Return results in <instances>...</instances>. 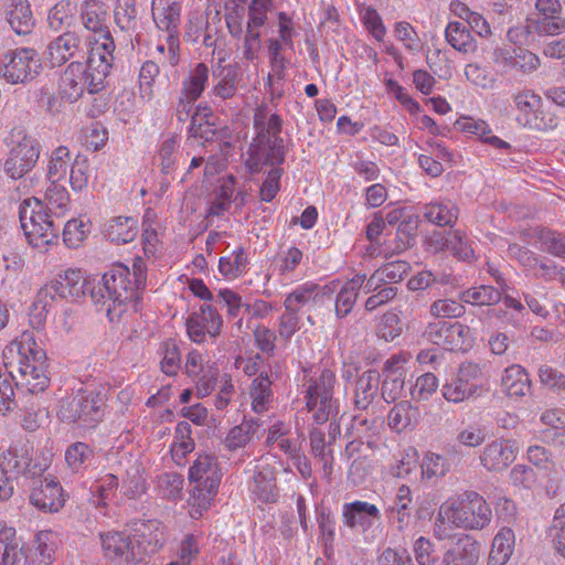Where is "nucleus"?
Returning <instances> with one entry per match:
<instances>
[{
    "mask_svg": "<svg viewBox=\"0 0 565 565\" xmlns=\"http://www.w3.org/2000/svg\"><path fill=\"white\" fill-rule=\"evenodd\" d=\"M146 281V263L141 257H136L132 270L122 264L113 265L103 275L98 290H92L90 297L96 303L108 302L106 312L109 321H119L130 308L135 312L139 310Z\"/></svg>",
    "mask_w": 565,
    "mask_h": 565,
    "instance_id": "1",
    "label": "nucleus"
},
{
    "mask_svg": "<svg viewBox=\"0 0 565 565\" xmlns=\"http://www.w3.org/2000/svg\"><path fill=\"white\" fill-rule=\"evenodd\" d=\"M282 122V118L278 114H270L265 105L255 109V137L248 147L245 162L252 173L259 172L264 166L279 167L285 162L287 149L280 136Z\"/></svg>",
    "mask_w": 565,
    "mask_h": 565,
    "instance_id": "2",
    "label": "nucleus"
},
{
    "mask_svg": "<svg viewBox=\"0 0 565 565\" xmlns=\"http://www.w3.org/2000/svg\"><path fill=\"white\" fill-rule=\"evenodd\" d=\"M492 516L487 501L477 492H465L461 499L450 507L440 508L435 521V533L439 540L451 536L452 525L467 530L486 527Z\"/></svg>",
    "mask_w": 565,
    "mask_h": 565,
    "instance_id": "3",
    "label": "nucleus"
},
{
    "mask_svg": "<svg viewBox=\"0 0 565 565\" xmlns=\"http://www.w3.org/2000/svg\"><path fill=\"white\" fill-rule=\"evenodd\" d=\"M81 21L83 26L93 33L90 52L93 67L97 72V79L105 72L107 61H115V41L108 26V7L102 0H84L81 4Z\"/></svg>",
    "mask_w": 565,
    "mask_h": 565,
    "instance_id": "4",
    "label": "nucleus"
},
{
    "mask_svg": "<svg viewBox=\"0 0 565 565\" xmlns=\"http://www.w3.org/2000/svg\"><path fill=\"white\" fill-rule=\"evenodd\" d=\"M19 218L30 245L42 248L57 241L61 224L49 213L43 203L35 199H25L19 207Z\"/></svg>",
    "mask_w": 565,
    "mask_h": 565,
    "instance_id": "5",
    "label": "nucleus"
},
{
    "mask_svg": "<svg viewBox=\"0 0 565 565\" xmlns=\"http://www.w3.org/2000/svg\"><path fill=\"white\" fill-rule=\"evenodd\" d=\"M334 383L335 374L329 369H323L318 376L309 380L306 407L315 424H339L343 419L333 398Z\"/></svg>",
    "mask_w": 565,
    "mask_h": 565,
    "instance_id": "6",
    "label": "nucleus"
},
{
    "mask_svg": "<svg viewBox=\"0 0 565 565\" xmlns=\"http://www.w3.org/2000/svg\"><path fill=\"white\" fill-rule=\"evenodd\" d=\"M106 63V70L102 72L99 79L96 76L97 72L93 70L96 64L93 65L90 52H88L86 64L81 62L70 63L60 78L58 93L61 97L70 103H75L83 96L85 89L90 94L103 90L114 61H107Z\"/></svg>",
    "mask_w": 565,
    "mask_h": 565,
    "instance_id": "7",
    "label": "nucleus"
},
{
    "mask_svg": "<svg viewBox=\"0 0 565 565\" xmlns=\"http://www.w3.org/2000/svg\"><path fill=\"white\" fill-rule=\"evenodd\" d=\"M189 478L195 483L191 491L192 505L206 510L217 493L222 478L217 459L213 455H200L189 470Z\"/></svg>",
    "mask_w": 565,
    "mask_h": 565,
    "instance_id": "8",
    "label": "nucleus"
},
{
    "mask_svg": "<svg viewBox=\"0 0 565 565\" xmlns=\"http://www.w3.org/2000/svg\"><path fill=\"white\" fill-rule=\"evenodd\" d=\"M39 141L22 128L12 130V148L4 161V172L12 179H21L36 164L40 157Z\"/></svg>",
    "mask_w": 565,
    "mask_h": 565,
    "instance_id": "9",
    "label": "nucleus"
},
{
    "mask_svg": "<svg viewBox=\"0 0 565 565\" xmlns=\"http://www.w3.org/2000/svg\"><path fill=\"white\" fill-rule=\"evenodd\" d=\"M104 407L105 401L100 392L79 391L73 397L61 402L57 418L65 424L100 422Z\"/></svg>",
    "mask_w": 565,
    "mask_h": 565,
    "instance_id": "10",
    "label": "nucleus"
},
{
    "mask_svg": "<svg viewBox=\"0 0 565 565\" xmlns=\"http://www.w3.org/2000/svg\"><path fill=\"white\" fill-rule=\"evenodd\" d=\"M40 70L36 52L32 49H20L3 55L0 74L10 84H24L34 79Z\"/></svg>",
    "mask_w": 565,
    "mask_h": 565,
    "instance_id": "11",
    "label": "nucleus"
},
{
    "mask_svg": "<svg viewBox=\"0 0 565 565\" xmlns=\"http://www.w3.org/2000/svg\"><path fill=\"white\" fill-rule=\"evenodd\" d=\"M424 334L434 344L449 351H463L471 345L470 329L460 322H431Z\"/></svg>",
    "mask_w": 565,
    "mask_h": 565,
    "instance_id": "12",
    "label": "nucleus"
},
{
    "mask_svg": "<svg viewBox=\"0 0 565 565\" xmlns=\"http://www.w3.org/2000/svg\"><path fill=\"white\" fill-rule=\"evenodd\" d=\"M412 360L409 352L402 351L391 355L382 367L381 394L385 402H395L402 396L406 379V364Z\"/></svg>",
    "mask_w": 565,
    "mask_h": 565,
    "instance_id": "13",
    "label": "nucleus"
},
{
    "mask_svg": "<svg viewBox=\"0 0 565 565\" xmlns=\"http://www.w3.org/2000/svg\"><path fill=\"white\" fill-rule=\"evenodd\" d=\"M536 17L527 19V26L540 36H555L565 33V18L562 17L559 0H536Z\"/></svg>",
    "mask_w": 565,
    "mask_h": 565,
    "instance_id": "14",
    "label": "nucleus"
},
{
    "mask_svg": "<svg viewBox=\"0 0 565 565\" xmlns=\"http://www.w3.org/2000/svg\"><path fill=\"white\" fill-rule=\"evenodd\" d=\"M134 547L138 554L139 563L146 562V558L158 552L164 544V532L162 524L157 520L141 521L135 524Z\"/></svg>",
    "mask_w": 565,
    "mask_h": 565,
    "instance_id": "15",
    "label": "nucleus"
},
{
    "mask_svg": "<svg viewBox=\"0 0 565 565\" xmlns=\"http://www.w3.org/2000/svg\"><path fill=\"white\" fill-rule=\"evenodd\" d=\"M104 554L117 564L140 565L138 552L134 547L131 534L125 532H107L100 534Z\"/></svg>",
    "mask_w": 565,
    "mask_h": 565,
    "instance_id": "16",
    "label": "nucleus"
},
{
    "mask_svg": "<svg viewBox=\"0 0 565 565\" xmlns=\"http://www.w3.org/2000/svg\"><path fill=\"white\" fill-rule=\"evenodd\" d=\"M222 318L215 307L203 303L198 312H193L186 320V331L193 342L202 343L205 334L215 338L221 332Z\"/></svg>",
    "mask_w": 565,
    "mask_h": 565,
    "instance_id": "17",
    "label": "nucleus"
},
{
    "mask_svg": "<svg viewBox=\"0 0 565 565\" xmlns=\"http://www.w3.org/2000/svg\"><path fill=\"white\" fill-rule=\"evenodd\" d=\"M86 279L81 269H67L58 274L53 280L46 284L40 291V295L55 296L60 298L77 299L86 292Z\"/></svg>",
    "mask_w": 565,
    "mask_h": 565,
    "instance_id": "18",
    "label": "nucleus"
},
{
    "mask_svg": "<svg viewBox=\"0 0 565 565\" xmlns=\"http://www.w3.org/2000/svg\"><path fill=\"white\" fill-rule=\"evenodd\" d=\"M30 502L44 512H57L64 507L65 495L58 481L45 478L34 481Z\"/></svg>",
    "mask_w": 565,
    "mask_h": 565,
    "instance_id": "19",
    "label": "nucleus"
},
{
    "mask_svg": "<svg viewBox=\"0 0 565 565\" xmlns=\"http://www.w3.org/2000/svg\"><path fill=\"white\" fill-rule=\"evenodd\" d=\"M85 44L76 31H65L47 45V56L52 66H60L71 58L83 56Z\"/></svg>",
    "mask_w": 565,
    "mask_h": 565,
    "instance_id": "20",
    "label": "nucleus"
},
{
    "mask_svg": "<svg viewBox=\"0 0 565 565\" xmlns=\"http://www.w3.org/2000/svg\"><path fill=\"white\" fill-rule=\"evenodd\" d=\"M1 14L19 35L30 34L35 25V19L28 0H3Z\"/></svg>",
    "mask_w": 565,
    "mask_h": 565,
    "instance_id": "21",
    "label": "nucleus"
},
{
    "mask_svg": "<svg viewBox=\"0 0 565 565\" xmlns=\"http://www.w3.org/2000/svg\"><path fill=\"white\" fill-rule=\"evenodd\" d=\"M332 292L331 287L328 285L320 286L312 281H307L287 295L284 307L285 310L299 312L302 307L310 302H322L324 297L330 299Z\"/></svg>",
    "mask_w": 565,
    "mask_h": 565,
    "instance_id": "22",
    "label": "nucleus"
},
{
    "mask_svg": "<svg viewBox=\"0 0 565 565\" xmlns=\"http://www.w3.org/2000/svg\"><path fill=\"white\" fill-rule=\"evenodd\" d=\"M152 17L157 28L166 32V36L178 35L181 22V3L168 0H152Z\"/></svg>",
    "mask_w": 565,
    "mask_h": 565,
    "instance_id": "23",
    "label": "nucleus"
},
{
    "mask_svg": "<svg viewBox=\"0 0 565 565\" xmlns=\"http://www.w3.org/2000/svg\"><path fill=\"white\" fill-rule=\"evenodd\" d=\"M515 459V451L508 440L488 444L480 456L481 465L489 471H502Z\"/></svg>",
    "mask_w": 565,
    "mask_h": 565,
    "instance_id": "24",
    "label": "nucleus"
},
{
    "mask_svg": "<svg viewBox=\"0 0 565 565\" xmlns=\"http://www.w3.org/2000/svg\"><path fill=\"white\" fill-rule=\"evenodd\" d=\"M46 369L47 366L31 365L30 356L23 352L22 356L19 358L18 372L20 379L15 384L26 387L32 394L43 392L50 383Z\"/></svg>",
    "mask_w": 565,
    "mask_h": 565,
    "instance_id": "25",
    "label": "nucleus"
},
{
    "mask_svg": "<svg viewBox=\"0 0 565 565\" xmlns=\"http://www.w3.org/2000/svg\"><path fill=\"white\" fill-rule=\"evenodd\" d=\"M412 502V491L407 486L403 484L398 488L393 503L385 510L386 516L396 524V529L399 532H404L411 525Z\"/></svg>",
    "mask_w": 565,
    "mask_h": 565,
    "instance_id": "26",
    "label": "nucleus"
},
{
    "mask_svg": "<svg viewBox=\"0 0 565 565\" xmlns=\"http://www.w3.org/2000/svg\"><path fill=\"white\" fill-rule=\"evenodd\" d=\"M480 545L469 539L458 541L444 554V565H477Z\"/></svg>",
    "mask_w": 565,
    "mask_h": 565,
    "instance_id": "27",
    "label": "nucleus"
},
{
    "mask_svg": "<svg viewBox=\"0 0 565 565\" xmlns=\"http://www.w3.org/2000/svg\"><path fill=\"white\" fill-rule=\"evenodd\" d=\"M381 373L374 369L364 371L356 380L355 406L365 409L377 395Z\"/></svg>",
    "mask_w": 565,
    "mask_h": 565,
    "instance_id": "28",
    "label": "nucleus"
},
{
    "mask_svg": "<svg viewBox=\"0 0 565 565\" xmlns=\"http://www.w3.org/2000/svg\"><path fill=\"white\" fill-rule=\"evenodd\" d=\"M424 217L437 226L452 227L459 216V207L450 200L431 202L424 206Z\"/></svg>",
    "mask_w": 565,
    "mask_h": 565,
    "instance_id": "29",
    "label": "nucleus"
},
{
    "mask_svg": "<svg viewBox=\"0 0 565 565\" xmlns=\"http://www.w3.org/2000/svg\"><path fill=\"white\" fill-rule=\"evenodd\" d=\"M369 518L380 519V511L376 505L363 501H354L343 505L344 524L351 529L360 525L362 527L372 524Z\"/></svg>",
    "mask_w": 565,
    "mask_h": 565,
    "instance_id": "30",
    "label": "nucleus"
},
{
    "mask_svg": "<svg viewBox=\"0 0 565 565\" xmlns=\"http://www.w3.org/2000/svg\"><path fill=\"white\" fill-rule=\"evenodd\" d=\"M55 555V543L52 540L51 532H40L36 534L33 546L29 554H25L26 565H52Z\"/></svg>",
    "mask_w": 565,
    "mask_h": 565,
    "instance_id": "31",
    "label": "nucleus"
},
{
    "mask_svg": "<svg viewBox=\"0 0 565 565\" xmlns=\"http://www.w3.org/2000/svg\"><path fill=\"white\" fill-rule=\"evenodd\" d=\"M0 565H23L25 554L21 546V540L13 527L2 529V543L0 542Z\"/></svg>",
    "mask_w": 565,
    "mask_h": 565,
    "instance_id": "32",
    "label": "nucleus"
},
{
    "mask_svg": "<svg viewBox=\"0 0 565 565\" xmlns=\"http://www.w3.org/2000/svg\"><path fill=\"white\" fill-rule=\"evenodd\" d=\"M502 387L509 396L522 397L531 390V380L527 372L520 365L505 369L502 376Z\"/></svg>",
    "mask_w": 565,
    "mask_h": 565,
    "instance_id": "33",
    "label": "nucleus"
},
{
    "mask_svg": "<svg viewBox=\"0 0 565 565\" xmlns=\"http://www.w3.org/2000/svg\"><path fill=\"white\" fill-rule=\"evenodd\" d=\"M364 280L365 275H355L342 286L335 298L338 317L343 318L351 312Z\"/></svg>",
    "mask_w": 565,
    "mask_h": 565,
    "instance_id": "34",
    "label": "nucleus"
},
{
    "mask_svg": "<svg viewBox=\"0 0 565 565\" xmlns=\"http://www.w3.org/2000/svg\"><path fill=\"white\" fill-rule=\"evenodd\" d=\"M213 76L217 78V83L212 88V94L214 96L225 100L232 98L236 94L239 82L236 66H222L218 72H213Z\"/></svg>",
    "mask_w": 565,
    "mask_h": 565,
    "instance_id": "35",
    "label": "nucleus"
},
{
    "mask_svg": "<svg viewBox=\"0 0 565 565\" xmlns=\"http://www.w3.org/2000/svg\"><path fill=\"white\" fill-rule=\"evenodd\" d=\"M514 534L511 529H502L493 539L487 565H504L511 557Z\"/></svg>",
    "mask_w": 565,
    "mask_h": 565,
    "instance_id": "36",
    "label": "nucleus"
},
{
    "mask_svg": "<svg viewBox=\"0 0 565 565\" xmlns=\"http://www.w3.org/2000/svg\"><path fill=\"white\" fill-rule=\"evenodd\" d=\"M445 36L447 42L460 53L469 54L477 50L475 38L461 22H449L445 31Z\"/></svg>",
    "mask_w": 565,
    "mask_h": 565,
    "instance_id": "37",
    "label": "nucleus"
},
{
    "mask_svg": "<svg viewBox=\"0 0 565 565\" xmlns=\"http://www.w3.org/2000/svg\"><path fill=\"white\" fill-rule=\"evenodd\" d=\"M516 109V121L525 127L530 118L542 106V97L531 89H524L512 95Z\"/></svg>",
    "mask_w": 565,
    "mask_h": 565,
    "instance_id": "38",
    "label": "nucleus"
},
{
    "mask_svg": "<svg viewBox=\"0 0 565 565\" xmlns=\"http://www.w3.org/2000/svg\"><path fill=\"white\" fill-rule=\"evenodd\" d=\"M249 396L254 412L263 413L268 409L273 403V391L271 381L266 373H260L253 380Z\"/></svg>",
    "mask_w": 565,
    "mask_h": 565,
    "instance_id": "39",
    "label": "nucleus"
},
{
    "mask_svg": "<svg viewBox=\"0 0 565 565\" xmlns=\"http://www.w3.org/2000/svg\"><path fill=\"white\" fill-rule=\"evenodd\" d=\"M106 233L116 244L132 242L138 233L137 220L128 216L115 217L108 223Z\"/></svg>",
    "mask_w": 565,
    "mask_h": 565,
    "instance_id": "40",
    "label": "nucleus"
},
{
    "mask_svg": "<svg viewBox=\"0 0 565 565\" xmlns=\"http://www.w3.org/2000/svg\"><path fill=\"white\" fill-rule=\"evenodd\" d=\"M457 125L460 127L462 131L478 136L480 140H482L486 143H489L490 146L497 149L510 148V145L507 141L500 139L497 136L490 135L491 129L489 125L483 120L462 118L457 121Z\"/></svg>",
    "mask_w": 565,
    "mask_h": 565,
    "instance_id": "41",
    "label": "nucleus"
},
{
    "mask_svg": "<svg viewBox=\"0 0 565 565\" xmlns=\"http://www.w3.org/2000/svg\"><path fill=\"white\" fill-rule=\"evenodd\" d=\"M209 74L210 70L205 63L196 64L183 81L181 93L190 99H199L205 89Z\"/></svg>",
    "mask_w": 565,
    "mask_h": 565,
    "instance_id": "42",
    "label": "nucleus"
},
{
    "mask_svg": "<svg viewBox=\"0 0 565 565\" xmlns=\"http://www.w3.org/2000/svg\"><path fill=\"white\" fill-rule=\"evenodd\" d=\"M30 449L26 444L10 446L3 452V468L6 471L24 476L26 467L30 466Z\"/></svg>",
    "mask_w": 565,
    "mask_h": 565,
    "instance_id": "43",
    "label": "nucleus"
},
{
    "mask_svg": "<svg viewBox=\"0 0 565 565\" xmlns=\"http://www.w3.org/2000/svg\"><path fill=\"white\" fill-rule=\"evenodd\" d=\"M482 391L481 385L465 383L463 379L457 376L450 382L446 383L443 388V395L448 402L459 403L475 395H479Z\"/></svg>",
    "mask_w": 565,
    "mask_h": 565,
    "instance_id": "44",
    "label": "nucleus"
},
{
    "mask_svg": "<svg viewBox=\"0 0 565 565\" xmlns=\"http://www.w3.org/2000/svg\"><path fill=\"white\" fill-rule=\"evenodd\" d=\"M114 20L121 31H135L138 24L136 0H117L114 8Z\"/></svg>",
    "mask_w": 565,
    "mask_h": 565,
    "instance_id": "45",
    "label": "nucleus"
},
{
    "mask_svg": "<svg viewBox=\"0 0 565 565\" xmlns=\"http://www.w3.org/2000/svg\"><path fill=\"white\" fill-rule=\"evenodd\" d=\"M75 13V4L71 0H61L51 8L47 14V23L53 31H61L70 26Z\"/></svg>",
    "mask_w": 565,
    "mask_h": 565,
    "instance_id": "46",
    "label": "nucleus"
},
{
    "mask_svg": "<svg viewBox=\"0 0 565 565\" xmlns=\"http://www.w3.org/2000/svg\"><path fill=\"white\" fill-rule=\"evenodd\" d=\"M461 300L476 306H492L501 300V292L492 286L481 285L463 291Z\"/></svg>",
    "mask_w": 565,
    "mask_h": 565,
    "instance_id": "47",
    "label": "nucleus"
},
{
    "mask_svg": "<svg viewBox=\"0 0 565 565\" xmlns=\"http://www.w3.org/2000/svg\"><path fill=\"white\" fill-rule=\"evenodd\" d=\"M159 352L161 371L169 376H174L181 369V353L174 340H167L160 344Z\"/></svg>",
    "mask_w": 565,
    "mask_h": 565,
    "instance_id": "48",
    "label": "nucleus"
},
{
    "mask_svg": "<svg viewBox=\"0 0 565 565\" xmlns=\"http://www.w3.org/2000/svg\"><path fill=\"white\" fill-rule=\"evenodd\" d=\"M47 205L44 209L56 218L63 216L68 202L70 195L66 189L58 183H51L45 193Z\"/></svg>",
    "mask_w": 565,
    "mask_h": 565,
    "instance_id": "49",
    "label": "nucleus"
},
{
    "mask_svg": "<svg viewBox=\"0 0 565 565\" xmlns=\"http://www.w3.org/2000/svg\"><path fill=\"white\" fill-rule=\"evenodd\" d=\"M70 151L66 147L56 148L49 163L47 178L51 183H58L64 180L70 168Z\"/></svg>",
    "mask_w": 565,
    "mask_h": 565,
    "instance_id": "50",
    "label": "nucleus"
},
{
    "mask_svg": "<svg viewBox=\"0 0 565 565\" xmlns=\"http://www.w3.org/2000/svg\"><path fill=\"white\" fill-rule=\"evenodd\" d=\"M247 266V256L245 249L239 247L228 257H221L218 260L220 273L230 279L241 276Z\"/></svg>",
    "mask_w": 565,
    "mask_h": 565,
    "instance_id": "51",
    "label": "nucleus"
},
{
    "mask_svg": "<svg viewBox=\"0 0 565 565\" xmlns=\"http://www.w3.org/2000/svg\"><path fill=\"white\" fill-rule=\"evenodd\" d=\"M451 254L463 262H472L476 259L472 241L468 237L466 232L461 230L451 231Z\"/></svg>",
    "mask_w": 565,
    "mask_h": 565,
    "instance_id": "52",
    "label": "nucleus"
},
{
    "mask_svg": "<svg viewBox=\"0 0 565 565\" xmlns=\"http://www.w3.org/2000/svg\"><path fill=\"white\" fill-rule=\"evenodd\" d=\"M190 435V426H177L175 441L171 447V456L178 465H181L186 454L194 449V441Z\"/></svg>",
    "mask_w": 565,
    "mask_h": 565,
    "instance_id": "53",
    "label": "nucleus"
},
{
    "mask_svg": "<svg viewBox=\"0 0 565 565\" xmlns=\"http://www.w3.org/2000/svg\"><path fill=\"white\" fill-rule=\"evenodd\" d=\"M263 26H254L246 23L245 34L243 39V58L248 62H254L258 57L262 49V33Z\"/></svg>",
    "mask_w": 565,
    "mask_h": 565,
    "instance_id": "54",
    "label": "nucleus"
},
{
    "mask_svg": "<svg viewBox=\"0 0 565 565\" xmlns=\"http://www.w3.org/2000/svg\"><path fill=\"white\" fill-rule=\"evenodd\" d=\"M422 475L426 479L444 477L448 471L450 465L440 455L435 452H427L422 461Z\"/></svg>",
    "mask_w": 565,
    "mask_h": 565,
    "instance_id": "55",
    "label": "nucleus"
},
{
    "mask_svg": "<svg viewBox=\"0 0 565 565\" xmlns=\"http://www.w3.org/2000/svg\"><path fill=\"white\" fill-rule=\"evenodd\" d=\"M539 241L543 252L565 258V235L552 230H543L539 234Z\"/></svg>",
    "mask_w": 565,
    "mask_h": 565,
    "instance_id": "56",
    "label": "nucleus"
},
{
    "mask_svg": "<svg viewBox=\"0 0 565 565\" xmlns=\"http://www.w3.org/2000/svg\"><path fill=\"white\" fill-rule=\"evenodd\" d=\"M390 424H413L420 419V411L408 401L397 403L388 414Z\"/></svg>",
    "mask_w": 565,
    "mask_h": 565,
    "instance_id": "57",
    "label": "nucleus"
},
{
    "mask_svg": "<svg viewBox=\"0 0 565 565\" xmlns=\"http://www.w3.org/2000/svg\"><path fill=\"white\" fill-rule=\"evenodd\" d=\"M159 65L153 61H146L139 73L140 95L145 99H151L153 96V83L159 75Z\"/></svg>",
    "mask_w": 565,
    "mask_h": 565,
    "instance_id": "58",
    "label": "nucleus"
},
{
    "mask_svg": "<svg viewBox=\"0 0 565 565\" xmlns=\"http://www.w3.org/2000/svg\"><path fill=\"white\" fill-rule=\"evenodd\" d=\"M402 333V323L399 317L394 312H386L382 316L377 327L376 334L385 341H393Z\"/></svg>",
    "mask_w": 565,
    "mask_h": 565,
    "instance_id": "59",
    "label": "nucleus"
},
{
    "mask_svg": "<svg viewBox=\"0 0 565 565\" xmlns=\"http://www.w3.org/2000/svg\"><path fill=\"white\" fill-rule=\"evenodd\" d=\"M89 164L84 156H77L70 169V184L74 191H82L88 183Z\"/></svg>",
    "mask_w": 565,
    "mask_h": 565,
    "instance_id": "60",
    "label": "nucleus"
},
{
    "mask_svg": "<svg viewBox=\"0 0 565 565\" xmlns=\"http://www.w3.org/2000/svg\"><path fill=\"white\" fill-rule=\"evenodd\" d=\"M361 20L366 30L377 40L382 41L386 34L381 15L372 7H363L360 10Z\"/></svg>",
    "mask_w": 565,
    "mask_h": 565,
    "instance_id": "61",
    "label": "nucleus"
},
{
    "mask_svg": "<svg viewBox=\"0 0 565 565\" xmlns=\"http://www.w3.org/2000/svg\"><path fill=\"white\" fill-rule=\"evenodd\" d=\"M86 224L81 220H70L64 224L63 241L70 248L78 247L86 238Z\"/></svg>",
    "mask_w": 565,
    "mask_h": 565,
    "instance_id": "62",
    "label": "nucleus"
},
{
    "mask_svg": "<svg viewBox=\"0 0 565 565\" xmlns=\"http://www.w3.org/2000/svg\"><path fill=\"white\" fill-rule=\"evenodd\" d=\"M558 126L557 116L544 106H540L537 111L530 118L524 128L534 129L539 131L553 130Z\"/></svg>",
    "mask_w": 565,
    "mask_h": 565,
    "instance_id": "63",
    "label": "nucleus"
},
{
    "mask_svg": "<svg viewBox=\"0 0 565 565\" xmlns=\"http://www.w3.org/2000/svg\"><path fill=\"white\" fill-rule=\"evenodd\" d=\"M414 553L418 565H440L434 544L424 536L415 541Z\"/></svg>",
    "mask_w": 565,
    "mask_h": 565,
    "instance_id": "64",
    "label": "nucleus"
}]
</instances>
